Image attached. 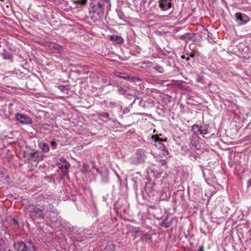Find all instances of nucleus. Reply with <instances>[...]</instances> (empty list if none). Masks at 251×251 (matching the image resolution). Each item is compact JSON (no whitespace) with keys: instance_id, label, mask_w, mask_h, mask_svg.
<instances>
[{"instance_id":"obj_1","label":"nucleus","mask_w":251,"mask_h":251,"mask_svg":"<svg viewBox=\"0 0 251 251\" xmlns=\"http://www.w3.org/2000/svg\"><path fill=\"white\" fill-rule=\"evenodd\" d=\"M89 10L90 16L94 21H98L101 19L104 12V7L101 2H94Z\"/></svg>"},{"instance_id":"obj_2","label":"nucleus","mask_w":251,"mask_h":251,"mask_svg":"<svg viewBox=\"0 0 251 251\" xmlns=\"http://www.w3.org/2000/svg\"><path fill=\"white\" fill-rule=\"evenodd\" d=\"M45 207L41 206V208L38 207L36 205H29L26 209L29 213L30 217L33 220L44 219L45 217V214L44 211Z\"/></svg>"},{"instance_id":"obj_3","label":"nucleus","mask_w":251,"mask_h":251,"mask_svg":"<svg viewBox=\"0 0 251 251\" xmlns=\"http://www.w3.org/2000/svg\"><path fill=\"white\" fill-rule=\"evenodd\" d=\"M14 247L17 251H36L34 244L31 242L26 244L24 242H17L14 244Z\"/></svg>"},{"instance_id":"obj_4","label":"nucleus","mask_w":251,"mask_h":251,"mask_svg":"<svg viewBox=\"0 0 251 251\" xmlns=\"http://www.w3.org/2000/svg\"><path fill=\"white\" fill-rule=\"evenodd\" d=\"M235 19L239 25H246L250 21V18L247 15L241 13L235 14Z\"/></svg>"},{"instance_id":"obj_5","label":"nucleus","mask_w":251,"mask_h":251,"mask_svg":"<svg viewBox=\"0 0 251 251\" xmlns=\"http://www.w3.org/2000/svg\"><path fill=\"white\" fill-rule=\"evenodd\" d=\"M136 159H133L132 163L137 165L142 163L146 158L145 151L143 149H139L136 152Z\"/></svg>"},{"instance_id":"obj_6","label":"nucleus","mask_w":251,"mask_h":251,"mask_svg":"<svg viewBox=\"0 0 251 251\" xmlns=\"http://www.w3.org/2000/svg\"><path fill=\"white\" fill-rule=\"evenodd\" d=\"M151 143L152 145L154 146L155 148L160 150H163L165 149L166 147L163 144V141L159 137L153 135L151 137Z\"/></svg>"},{"instance_id":"obj_7","label":"nucleus","mask_w":251,"mask_h":251,"mask_svg":"<svg viewBox=\"0 0 251 251\" xmlns=\"http://www.w3.org/2000/svg\"><path fill=\"white\" fill-rule=\"evenodd\" d=\"M173 0H159V7L162 11H167L173 6Z\"/></svg>"},{"instance_id":"obj_8","label":"nucleus","mask_w":251,"mask_h":251,"mask_svg":"<svg viewBox=\"0 0 251 251\" xmlns=\"http://www.w3.org/2000/svg\"><path fill=\"white\" fill-rule=\"evenodd\" d=\"M15 117L17 120L23 124L29 125L32 123L31 119L25 115L17 113L16 114Z\"/></svg>"},{"instance_id":"obj_9","label":"nucleus","mask_w":251,"mask_h":251,"mask_svg":"<svg viewBox=\"0 0 251 251\" xmlns=\"http://www.w3.org/2000/svg\"><path fill=\"white\" fill-rule=\"evenodd\" d=\"M154 158L155 159V161L160 163L162 166H164L166 164V161L165 158H163L162 156H161L160 154L153 153L152 154Z\"/></svg>"},{"instance_id":"obj_10","label":"nucleus","mask_w":251,"mask_h":251,"mask_svg":"<svg viewBox=\"0 0 251 251\" xmlns=\"http://www.w3.org/2000/svg\"><path fill=\"white\" fill-rule=\"evenodd\" d=\"M110 39L111 41L118 44H122L124 41V39L121 36H119L116 35H111L110 36Z\"/></svg>"},{"instance_id":"obj_11","label":"nucleus","mask_w":251,"mask_h":251,"mask_svg":"<svg viewBox=\"0 0 251 251\" xmlns=\"http://www.w3.org/2000/svg\"><path fill=\"white\" fill-rule=\"evenodd\" d=\"M173 219H169V218H166L163 221L161 222V226L165 228L169 227L172 223Z\"/></svg>"},{"instance_id":"obj_12","label":"nucleus","mask_w":251,"mask_h":251,"mask_svg":"<svg viewBox=\"0 0 251 251\" xmlns=\"http://www.w3.org/2000/svg\"><path fill=\"white\" fill-rule=\"evenodd\" d=\"M38 145L44 152H48L50 151V148L48 145L45 143L42 142H38Z\"/></svg>"},{"instance_id":"obj_13","label":"nucleus","mask_w":251,"mask_h":251,"mask_svg":"<svg viewBox=\"0 0 251 251\" xmlns=\"http://www.w3.org/2000/svg\"><path fill=\"white\" fill-rule=\"evenodd\" d=\"M109 107L111 108H116L122 109V106L120 103L118 101H111L109 103Z\"/></svg>"},{"instance_id":"obj_14","label":"nucleus","mask_w":251,"mask_h":251,"mask_svg":"<svg viewBox=\"0 0 251 251\" xmlns=\"http://www.w3.org/2000/svg\"><path fill=\"white\" fill-rule=\"evenodd\" d=\"M1 56L5 60H11L12 58V55L11 53L4 50L3 52L0 53Z\"/></svg>"},{"instance_id":"obj_15","label":"nucleus","mask_w":251,"mask_h":251,"mask_svg":"<svg viewBox=\"0 0 251 251\" xmlns=\"http://www.w3.org/2000/svg\"><path fill=\"white\" fill-rule=\"evenodd\" d=\"M193 37V34L190 33H186L180 37V39L182 40L192 39Z\"/></svg>"},{"instance_id":"obj_16","label":"nucleus","mask_w":251,"mask_h":251,"mask_svg":"<svg viewBox=\"0 0 251 251\" xmlns=\"http://www.w3.org/2000/svg\"><path fill=\"white\" fill-rule=\"evenodd\" d=\"M52 49H53L54 51H56V52L60 53V52H62L63 50V49L62 47L59 45L53 44L52 45Z\"/></svg>"},{"instance_id":"obj_17","label":"nucleus","mask_w":251,"mask_h":251,"mask_svg":"<svg viewBox=\"0 0 251 251\" xmlns=\"http://www.w3.org/2000/svg\"><path fill=\"white\" fill-rule=\"evenodd\" d=\"M160 151H161V153H160V154H161V156H162L163 158H165V160L170 157L169 151L166 148L163 150Z\"/></svg>"},{"instance_id":"obj_18","label":"nucleus","mask_w":251,"mask_h":251,"mask_svg":"<svg viewBox=\"0 0 251 251\" xmlns=\"http://www.w3.org/2000/svg\"><path fill=\"white\" fill-rule=\"evenodd\" d=\"M29 155H30V159L32 160H33L34 161H38V160L36 159V158H35L36 156H38V153L37 151H34V152H32L30 153Z\"/></svg>"},{"instance_id":"obj_19","label":"nucleus","mask_w":251,"mask_h":251,"mask_svg":"<svg viewBox=\"0 0 251 251\" xmlns=\"http://www.w3.org/2000/svg\"><path fill=\"white\" fill-rule=\"evenodd\" d=\"M153 68L159 73H163L164 72V69L163 67L159 65L154 66Z\"/></svg>"},{"instance_id":"obj_20","label":"nucleus","mask_w":251,"mask_h":251,"mask_svg":"<svg viewBox=\"0 0 251 251\" xmlns=\"http://www.w3.org/2000/svg\"><path fill=\"white\" fill-rule=\"evenodd\" d=\"M117 75L122 78L125 79H127L129 78L130 76L128 75L126 73H118V75Z\"/></svg>"},{"instance_id":"obj_21","label":"nucleus","mask_w":251,"mask_h":251,"mask_svg":"<svg viewBox=\"0 0 251 251\" xmlns=\"http://www.w3.org/2000/svg\"><path fill=\"white\" fill-rule=\"evenodd\" d=\"M87 0H74V3L75 4H79L81 5H84L86 4Z\"/></svg>"},{"instance_id":"obj_22","label":"nucleus","mask_w":251,"mask_h":251,"mask_svg":"<svg viewBox=\"0 0 251 251\" xmlns=\"http://www.w3.org/2000/svg\"><path fill=\"white\" fill-rule=\"evenodd\" d=\"M117 92L120 95H125V96H126V91L121 87H119V88L118 89Z\"/></svg>"},{"instance_id":"obj_23","label":"nucleus","mask_w":251,"mask_h":251,"mask_svg":"<svg viewBox=\"0 0 251 251\" xmlns=\"http://www.w3.org/2000/svg\"><path fill=\"white\" fill-rule=\"evenodd\" d=\"M94 2H101L102 4V6H104L105 3H108L110 5H111L110 0H96L94 1Z\"/></svg>"},{"instance_id":"obj_24","label":"nucleus","mask_w":251,"mask_h":251,"mask_svg":"<svg viewBox=\"0 0 251 251\" xmlns=\"http://www.w3.org/2000/svg\"><path fill=\"white\" fill-rule=\"evenodd\" d=\"M200 129L199 131V133L201 134H206L207 133V129L205 128V127H203L201 126V127L200 128Z\"/></svg>"},{"instance_id":"obj_25","label":"nucleus","mask_w":251,"mask_h":251,"mask_svg":"<svg viewBox=\"0 0 251 251\" xmlns=\"http://www.w3.org/2000/svg\"><path fill=\"white\" fill-rule=\"evenodd\" d=\"M201 127V126H200L198 125H194L192 126V130L195 132H199L200 129H199Z\"/></svg>"},{"instance_id":"obj_26","label":"nucleus","mask_w":251,"mask_h":251,"mask_svg":"<svg viewBox=\"0 0 251 251\" xmlns=\"http://www.w3.org/2000/svg\"><path fill=\"white\" fill-rule=\"evenodd\" d=\"M3 243V241L2 240H0V251H13L7 248H3L2 247V244Z\"/></svg>"},{"instance_id":"obj_27","label":"nucleus","mask_w":251,"mask_h":251,"mask_svg":"<svg viewBox=\"0 0 251 251\" xmlns=\"http://www.w3.org/2000/svg\"><path fill=\"white\" fill-rule=\"evenodd\" d=\"M49 209L51 211V212H53V213H55L56 212V211H57V209H55L53 206L51 204H49Z\"/></svg>"},{"instance_id":"obj_28","label":"nucleus","mask_w":251,"mask_h":251,"mask_svg":"<svg viewBox=\"0 0 251 251\" xmlns=\"http://www.w3.org/2000/svg\"><path fill=\"white\" fill-rule=\"evenodd\" d=\"M143 238H145L146 240H151V236L148 234V233H145L143 235Z\"/></svg>"},{"instance_id":"obj_29","label":"nucleus","mask_w":251,"mask_h":251,"mask_svg":"<svg viewBox=\"0 0 251 251\" xmlns=\"http://www.w3.org/2000/svg\"><path fill=\"white\" fill-rule=\"evenodd\" d=\"M58 88L60 90L63 92H64L66 90H67L66 86L65 85H60L58 86Z\"/></svg>"},{"instance_id":"obj_30","label":"nucleus","mask_w":251,"mask_h":251,"mask_svg":"<svg viewBox=\"0 0 251 251\" xmlns=\"http://www.w3.org/2000/svg\"><path fill=\"white\" fill-rule=\"evenodd\" d=\"M59 160L60 161V163H61L62 164H66L67 162H68L67 161V160H66V159L64 157H61L59 159Z\"/></svg>"},{"instance_id":"obj_31","label":"nucleus","mask_w":251,"mask_h":251,"mask_svg":"<svg viewBox=\"0 0 251 251\" xmlns=\"http://www.w3.org/2000/svg\"><path fill=\"white\" fill-rule=\"evenodd\" d=\"M100 116L101 117L102 120H104L103 119H107L108 118L109 115L107 113H104Z\"/></svg>"},{"instance_id":"obj_32","label":"nucleus","mask_w":251,"mask_h":251,"mask_svg":"<svg viewBox=\"0 0 251 251\" xmlns=\"http://www.w3.org/2000/svg\"><path fill=\"white\" fill-rule=\"evenodd\" d=\"M71 166V165L69 163L67 162L66 164H64V167L65 169V170L67 171L68 170Z\"/></svg>"},{"instance_id":"obj_33","label":"nucleus","mask_w":251,"mask_h":251,"mask_svg":"<svg viewBox=\"0 0 251 251\" xmlns=\"http://www.w3.org/2000/svg\"><path fill=\"white\" fill-rule=\"evenodd\" d=\"M143 232L142 230H137L136 231V236H137L138 235H142L143 234Z\"/></svg>"},{"instance_id":"obj_34","label":"nucleus","mask_w":251,"mask_h":251,"mask_svg":"<svg viewBox=\"0 0 251 251\" xmlns=\"http://www.w3.org/2000/svg\"><path fill=\"white\" fill-rule=\"evenodd\" d=\"M57 166L58 167V168L60 169V170H62L63 167H64V166L63 164H62L61 163H58L57 164Z\"/></svg>"},{"instance_id":"obj_35","label":"nucleus","mask_w":251,"mask_h":251,"mask_svg":"<svg viewBox=\"0 0 251 251\" xmlns=\"http://www.w3.org/2000/svg\"><path fill=\"white\" fill-rule=\"evenodd\" d=\"M187 55H188L189 57H194V53H188L186 54Z\"/></svg>"},{"instance_id":"obj_36","label":"nucleus","mask_w":251,"mask_h":251,"mask_svg":"<svg viewBox=\"0 0 251 251\" xmlns=\"http://www.w3.org/2000/svg\"><path fill=\"white\" fill-rule=\"evenodd\" d=\"M198 251H204V247L203 246H201Z\"/></svg>"},{"instance_id":"obj_37","label":"nucleus","mask_w":251,"mask_h":251,"mask_svg":"<svg viewBox=\"0 0 251 251\" xmlns=\"http://www.w3.org/2000/svg\"><path fill=\"white\" fill-rule=\"evenodd\" d=\"M12 220H13V222H14L15 224H18V221H17L16 219L13 218V219H12Z\"/></svg>"},{"instance_id":"obj_38","label":"nucleus","mask_w":251,"mask_h":251,"mask_svg":"<svg viewBox=\"0 0 251 251\" xmlns=\"http://www.w3.org/2000/svg\"><path fill=\"white\" fill-rule=\"evenodd\" d=\"M248 186H251V179H249L248 181Z\"/></svg>"},{"instance_id":"obj_39","label":"nucleus","mask_w":251,"mask_h":251,"mask_svg":"<svg viewBox=\"0 0 251 251\" xmlns=\"http://www.w3.org/2000/svg\"><path fill=\"white\" fill-rule=\"evenodd\" d=\"M51 145L54 146V147H55L56 146V143L55 142H51Z\"/></svg>"},{"instance_id":"obj_40","label":"nucleus","mask_w":251,"mask_h":251,"mask_svg":"<svg viewBox=\"0 0 251 251\" xmlns=\"http://www.w3.org/2000/svg\"><path fill=\"white\" fill-rule=\"evenodd\" d=\"M64 175L66 176H68V171H66V172H65Z\"/></svg>"},{"instance_id":"obj_41","label":"nucleus","mask_w":251,"mask_h":251,"mask_svg":"<svg viewBox=\"0 0 251 251\" xmlns=\"http://www.w3.org/2000/svg\"><path fill=\"white\" fill-rule=\"evenodd\" d=\"M161 173L159 174H157V175L156 176V177H159L160 175H161Z\"/></svg>"},{"instance_id":"obj_42","label":"nucleus","mask_w":251,"mask_h":251,"mask_svg":"<svg viewBox=\"0 0 251 251\" xmlns=\"http://www.w3.org/2000/svg\"><path fill=\"white\" fill-rule=\"evenodd\" d=\"M186 59L187 60H189V56H188V57H186Z\"/></svg>"},{"instance_id":"obj_43","label":"nucleus","mask_w":251,"mask_h":251,"mask_svg":"<svg viewBox=\"0 0 251 251\" xmlns=\"http://www.w3.org/2000/svg\"><path fill=\"white\" fill-rule=\"evenodd\" d=\"M182 57L183 58H184V59H185V56H182Z\"/></svg>"},{"instance_id":"obj_44","label":"nucleus","mask_w":251,"mask_h":251,"mask_svg":"<svg viewBox=\"0 0 251 251\" xmlns=\"http://www.w3.org/2000/svg\"><path fill=\"white\" fill-rule=\"evenodd\" d=\"M1 1H3V0H1Z\"/></svg>"}]
</instances>
